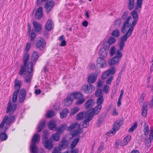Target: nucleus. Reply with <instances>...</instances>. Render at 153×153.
<instances>
[{
	"instance_id": "63",
	"label": "nucleus",
	"mask_w": 153,
	"mask_h": 153,
	"mask_svg": "<svg viewBox=\"0 0 153 153\" xmlns=\"http://www.w3.org/2000/svg\"><path fill=\"white\" fill-rule=\"evenodd\" d=\"M110 44L114 43L116 41L114 37H110L108 40Z\"/></svg>"
},
{
	"instance_id": "38",
	"label": "nucleus",
	"mask_w": 153,
	"mask_h": 153,
	"mask_svg": "<svg viewBox=\"0 0 153 153\" xmlns=\"http://www.w3.org/2000/svg\"><path fill=\"white\" fill-rule=\"evenodd\" d=\"M69 112L68 109L66 108H64L62 112L60 113V117L61 118L66 117L67 115V114Z\"/></svg>"
},
{
	"instance_id": "50",
	"label": "nucleus",
	"mask_w": 153,
	"mask_h": 153,
	"mask_svg": "<svg viewBox=\"0 0 153 153\" xmlns=\"http://www.w3.org/2000/svg\"><path fill=\"white\" fill-rule=\"evenodd\" d=\"M19 92L15 91L13 94V97L12 99V101L13 102H15L17 99V95Z\"/></svg>"
},
{
	"instance_id": "13",
	"label": "nucleus",
	"mask_w": 153,
	"mask_h": 153,
	"mask_svg": "<svg viewBox=\"0 0 153 153\" xmlns=\"http://www.w3.org/2000/svg\"><path fill=\"white\" fill-rule=\"evenodd\" d=\"M54 5V2L52 0H48L45 6L46 9V11L47 13H48L50 12Z\"/></svg>"
},
{
	"instance_id": "2",
	"label": "nucleus",
	"mask_w": 153,
	"mask_h": 153,
	"mask_svg": "<svg viewBox=\"0 0 153 153\" xmlns=\"http://www.w3.org/2000/svg\"><path fill=\"white\" fill-rule=\"evenodd\" d=\"M29 55L28 53H26L23 56L24 65L22 66L21 68L19 73V74L20 76H22L24 74L25 72L26 65L29 61Z\"/></svg>"
},
{
	"instance_id": "9",
	"label": "nucleus",
	"mask_w": 153,
	"mask_h": 153,
	"mask_svg": "<svg viewBox=\"0 0 153 153\" xmlns=\"http://www.w3.org/2000/svg\"><path fill=\"white\" fill-rule=\"evenodd\" d=\"M132 20L131 17V16H128L123 24V25L122 27L121 30V32L123 33H125L127 30V28L130 27L132 26L131 25V24L129 22V21Z\"/></svg>"
},
{
	"instance_id": "41",
	"label": "nucleus",
	"mask_w": 153,
	"mask_h": 153,
	"mask_svg": "<svg viewBox=\"0 0 153 153\" xmlns=\"http://www.w3.org/2000/svg\"><path fill=\"white\" fill-rule=\"evenodd\" d=\"M59 40L61 42L60 45L61 46H65L66 45V42L65 37L63 36H61L59 38Z\"/></svg>"
},
{
	"instance_id": "18",
	"label": "nucleus",
	"mask_w": 153,
	"mask_h": 153,
	"mask_svg": "<svg viewBox=\"0 0 153 153\" xmlns=\"http://www.w3.org/2000/svg\"><path fill=\"white\" fill-rule=\"evenodd\" d=\"M69 141L65 138L63 137L59 144V146L61 149H65L68 145Z\"/></svg>"
},
{
	"instance_id": "15",
	"label": "nucleus",
	"mask_w": 153,
	"mask_h": 153,
	"mask_svg": "<svg viewBox=\"0 0 153 153\" xmlns=\"http://www.w3.org/2000/svg\"><path fill=\"white\" fill-rule=\"evenodd\" d=\"M26 96V92L24 89H22L20 92L19 95V100L20 103L23 102Z\"/></svg>"
},
{
	"instance_id": "34",
	"label": "nucleus",
	"mask_w": 153,
	"mask_h": 153,
	"mask_svg": "<svg viewBox=\"0 0 153 153\" xmlns=\"http://www.w3.org/2000/svg\"><path fill=\"white\" fill-rule=\"evenodd\" d=\"M67 127V125L64 124L60 126L59 128L56 129V131L58 133H62L66 129Z\"/></svg>"
},
{
	"instance_id": "53",
	"label": "nucleus",
	"mask_w": 153,
	"mask_h": 153,
	"mask_svg": "<svg viewBox=\"0 0 153 153\" xmlns=\"http://www.w3.org/2000/svg\"><path fill=\"white\" fill-rule=\"evenodd\" d=\"M55 115V112L52 111H48L46 114V116L48 118L51 117Z\"/></svg>"
},
{
	"instance_id": "36",
	"label": "nucleus",
	"mask_w": 153,
	"mask_h": 153,
	"mask_svg": "<svg viewBox=\"0 0 153 153\" xmlns=\"http://www.w3.org/2000/svg\"><path fill=\"white\" fill-rule=\"evenodd\" d=\"M31 79L32 76L29 74H27L25 77V82L27 84H28L29 86L30 85Z\"/></svg>"
},
{
	"instance_id": "56",
	"label": "nucleus",
	"mask_w": 153,
	"mask_h": 153,
	"mask_svg": "<svg viewBox=\"0 0 153 153\" xmlns=\"http://www.w3.org/2000/svg\"><path fill=\"white\" fill-rule=\"evenodd\" d=\"M112 35L115 37H118L120 35V31L118 29L115 30L112 32Z\"/></svg>"
},
{
	"instance_id": "12",
	"label": "nucleus",
	"mask_w": 153,
	"mask_h": 153,
	"mask_svg": "<svg viewBox=\"0 0 153 153\" xmlns=\"http://www.w3.org/2000/svg\"><path fill=\"white\" fill-rule=\"evenodd\" d=\"M72 96L71 94H69L66 99L64 100L62 103L65 106H68L71 105L73 100Z\"/></svg>"
},
{
	"instance_id": "33",
	"label": "nucleus",
	"mask_w": 153,
	"mask_h": 153,
	"mask_svg": "<svg viewBox=\"0 0 153 153\" xmlns=\"http://www.w3.org/2000/svg\"><path fill=\"white\" fill-rule=\"evenodd\" d=\"M106 50L104 48H101L100 50L99 53L103 58H105L107 56V52Z\"/></svg>"
},
{
	"instance_id": "30",
	"label": "nucleus",
	"mask_w": 153,
	"mask_h": 153,
	"mask_svg": "<svg viewBox=\"0 0 153 153\" xmlns=\"http://www.w3.org/2000/svg\"><path fill=\"white\" fill-rule=\"evenodd\" d=\"M119 61V59L114 56L109 61V64L111 65H115L118 63Z\"/></svg>"
},
{
	"instance_id": "20",
	"label": "nucleus",
	"mask_w": 153,
	"mask_h": 153,
	"mask_svg": "<svg viewBox=\"0 0 153 153\" xmlns=\"http://www.w3.org/2000/svg\"><path fill=\"white\" fill-rule=\"evenodd\" d=\"M95 103V102L93 99H89L86 102L85 107L86 108H88L94 106Z\"/></svg>"
},
{
	"instance_id": "27",
	"label": "nucleus",
	"mask_w": 153,
	"mask_h": 153,
	"mask_svg": "<svg viewBox=\"0 0 153 153\" xmlns=\"http://www.w3.org/2000/svg\"><path fill=\"white\" fill-rule=\"evenodd\" d=\"M40 136L39 134H35L32 139L31 143L35 144L38 143L40 140Z\"/></svg>"
},
{
	"instance_id": "59",
	"label": "nucleus",
	"mask_w": 153,
	"mask_h": 153,
	"mask_svg": "<svg viewBox=\"0 0 153 153\" xmlns=\"http://www.w3.org/2000/svg\"><path fill=\"white\" fill-rule=\"evenodd\" d=\"M79 110V108L78 107H76L71 109V114L74 115L78 112Z\"/></svg>"
},
{
	"instance_id": "28",
	"label": "nucleus",
	"mask_w": 153,
	"mask_h": 153,
	"mask_svg": "<svg viewBox=\"0 0 153 153\" xmlns=\"http://www.w3.org/2000/svg\"><path fill=\"white\" fill-rule=\"evenodd\" d=\"M33 25L36 31L40 32L41 30L42 26L40 24L36 22H34L33 23Z\"/></svg>"
},
{
	"instance_id": "29",
	"label": "nucleus",
	"mask_w": 153,
	"mask_h": 153,
	"mask_svg": "<svg viewBox=\"0 0 153 153\" xmlns=\"http://www.w3.org/2000/svg\"><path fill=\"white\" fill-rule=\"evenodd\" d=\"M39 58V56L38 53L36 51L33 52L31 57V62L35 63Z\"/></svg>"
},
{
	"instance_id": "1",
	"label": "nucleus",
	"mask_w": 153,
	"mask_h": 153,
	"mask_svg": "<svg viewBox=\"0 0 153 153\" xmlns=\"http://www.w3.org/2000/svg\"><path fill=\"white\" fill-rule=\"evenodd\" d=\"M104 101L103 96L99 97L97 99V105L94 108H91L88 110L89 113H92L93 114L96 115L98 114L102 108V104Z\"/></svg>"
},
{
	"instance_id": "39",
	"label": "nucleus",
	"mask_w": 153,
	"mask_h": 153,
	"mask_svg": "<svg viewBox=\"0 0 153 153\" xmlns=\"http://www.w3.org/2000/svg\"><path fill=\"white\" fill-rule=\"evenodd\" d=\"M45 120H42L40 121L38 127V132H40L41 131L42 129L45 126Z\"/></svg>"
},
{
	"instance_id": "22",
	"label": "nucleus",
	"mask_w": 153,
	"mask_h": 153,
	"mask_svg": "<svg viewBox=\"0 0 153 153\" xmlns=\"http://www.w3.org/2000/svg\"><path fill=\"white\" fill-rule=\"evenodd\" d=\"M97 76L95 74H90L88 79V82L89 83H94L96 81Z\"/></svg>"
},
{
	"instance_id": "6",
	"label": "nucleus",
	"mask_w": 153,
	"mask_h": 153,
	"mask_svg": "<svg viewBox=\"0 0 153 153\" xmlns=\"http://www.w3.org/2000/svg\"><path fill=\"white\" fill-rule=\"evenodd\" d=\"M94 114H93L92 113H89L88 110L87 111V117L86 119L82 122V126L83 128H85L88 126V123L93 118Z\"/></svg>"
},
{
	"instance_id": "43",
	"label": "nucleus",
	"mask_w": 153,
	"mask_h": 153,
	"mask_svg": "<svg viewBox=\"0 0 153 153\" xmlns=\"http://www.w3.org/2000/svg\"><path fill=\"white\" fill-rule=\"evenodd\" d=\"M56 123L55 121L52 120L49 123V128L52 130H54V128H55Z\"/></svg>"
},
{
	"instance_id": "35",
	"label": "nucleus",
	"mask_w": 153,
	"mask_h": 153,
	"mask_svg": "<svg viewBox=\"0 0 153 153\" xmlns=\"http://www.w3.org/2000/svg\"><path fill=\"white\" fill-rule=\"evenodd\" d=\"M30 150L32 153H37L38 149L35 144L31 143L30 146Z\"/></svg>"
},
{
	"instance_id": "23",
	"label": "nucleus",
	"mask_w": 153,
	"mask_h": 153,
	"mask_svg": "<svg viewBox=\"0 0 153 153\" xmlns=\"http://www.w3.org/2000/svg\"><path fill=\"white\" fill-rule=\"evenodd\" d=\"M7 118V116H5L0 125V130L1 132L5 131L7 128L6 127H4L3 128L5 123H6V121Z\"/></svg>"
},
{
	"instance_id": "16",
	"label": "nucleus",
	"mask_w": 153,
	"mask_h": 153,
	"mask_svg": "<svg viewBox=\"0 0 153 153\" xmlns=\"http://www.w3.org/2000/svg\"><path fill=\"white\" fill-rule=\"evenodd\" d=\"M44 140V141H42V143L44 146L48 149L51 150L53 146L52 142L48 140Z\"/></svg>"
},
{
	"instance_id": "19",
	"label": "nucleus",
	"mask_w": 153,
	"mask_h": 153,
	"mask_svg": "<svg viewBox=\"0 0 153 153\" xmlns=\"http://www.w3.org/2000/svg\"><path fill=\"white\" fill-rule=\"evenodd\" d=\"M80 125L77 123H74L72 124L68 127V130L71 131L73 130H76L77 129H79L80 128Z\"/></svg>"
},
{
	"instance_id": "10",
	"label": "nucleus",
	"mask_w": 153,
	"mask_h": 153,
	"mask_svg": "<svg viewBox=\"0 0 153 153\" xmlns=\"http://www.w3.org/2000/svg\"><path fill=\"white\" fill-rule=\"evenodd\" d=\"M116 71V68L113 67L109 68L108 70L105 72L102 75V78L105 79L111 74H114Z\"/></svg>"
},
{
	"instance_id": "7",
	"label": "nucleus",
	"mask_w": 153,
	"mask_h": 153,
	"mask_svg": "<svg viewBox=\"0 0 153 153\" xmlns=\"http://www.w3.org/2000/svg\"><path fill=\"white\" fill-rule=\"evenodd\" d=\"M122 124V122L121 120H117L113 124L112 128L113 131L111 130L110 131L109 133H110V132H111L113 134H115L116 131L120 128V127Z\"/></svg>"
},
{
	"instance_id": "57",
	"label": "nucleus",
	"mask_w": 153,
	"mask_h": 153,
	"mask_svg": "<svg viewBox=\"0 0 153 153\" xmlns=\"http://www.w3.org/2000/svg\"><path fill=\"white\" fill-rule=\"evenodd\" d=\"M49 135L48 133L46 131H45L43 132V137L42 141L48 140V137Z\"/></svg>"
},
{
	"instance_id": "51",
	"label": "nucleus",
	"mask_w": 153,
	"mask_h": 153,
	"mask_svg": "<svg viewBox=\"0 0 153 153\" xmlns=\"http://www.w3.org/2000/svg\"><path fill=\"white\" fill-rule=\"evenodd\" d=\"M110 44L108 41H105L104 42L103 45V47L102 48H104L105 49L108 50L110 46Z\"/></svg>"
},
{
	"instance_id": "11",
	"label": "nucleus",
	"mask_w": 153,
	"mask_h": 153,
	"mask_svg": "<svg viewBox=\"0 0 153 153\" xmlns=\"http://www.w3.org/2000/svg\"><path fill=\"white\" fill-rule=\"evenodd\" d=\"M16 107L17 105L16 104L12 105L11 101V100H10L8 103L6 113L9 112L10 114H11L16 110Z\"/></svg>"
},
{
	"instance_id": "37",
	"label": "nucleus",
	"mask_w": 153,
	"mask_h": 153,
	"mask_svg": "<svg viewBox=\"0 0 153 153\" xmlns=\"http://www.w3.org/2000/svg\"><path fill=\"white\" fill-rule=\"evenodd\" d=\"M71 96H72V97L74 99V98L75 99H80L82 98L83 95L80 93H71Z\"/></svg>"
},
{
	"instance_id": "64",
	"label": "nucleus",
	"mask_w": 153,
	"mask_h": 153,
	"mask_svg": "<svg viewBox=\"0 0 153 153\" xmlns=\"http://www.w3.org/2000/svg\"><path fill=\"white\" fill-rule=\"evenodd\" d=\"M150 140H153V128H151L150 132L149 134V138Z\"/></svg>"
},
{
	"instance_id": "46",
	"label": "nucleus",
	"mask_w": 153,
	"mask_h": 153,
	"mask_svg": "<svg viewBox=\"0 0 153 153\" xmlns=\"http://www.w3.org/2000/svg\"><path fill=\"white\" fill-rule=\"evenodd\" d=\"M144 125L145 126L144 127V129L143 130L144 134L145 135H147L149 131V130L148 126L147 125V123L146 122H144Z\"/></svg>"
},
{
	"instance_id": "54",
	"label": "nucleus",
	"mask_w": 153,
	"mask_h": 153,
	"mask_svg": "<svg viewBox=\"0 0 153 153\" xmlns=\"http://www.w3.org/2000/svg\"><path fill=\"white\" fill-rule=\"evenodd\" d=\"M121 50L118 49L117 50L116 53V55L115 57L119 59L121 58L122 56V53L121 52Z\"/></svg>"
},
{
	"instance_id": "5",
	"label": "nucleus",
	"mask_w": 153,
	"mask_h": 153,
	"mask_svg": "<svg viewBox=\"0 0 153 153\" xmlns=\"http://www.w3.org/2000/svg\"><path fill=\"white\" fill-rule=\"evenodd\" d=\"M134 27L131 26L128 29L126 34L123 35L121 37L120 41L125 42L127 40V38L131 36Z\"/></svg>"
},
{
	"instance_id": "62",
	"label": "nucleus",
	"mask_w": 153,
	"mask_h": 153,
	"mask_svg": "<svg viewBox=\"0 0 153 153\" xmlns=\"http://www.w3.org/2000/svg\"><path fill=\"white\" fill-rule=\"evenodd\" d=\"M125 45V43L120 41L118 44V47L119 50H122L123 49V47H124Z\"/></svg>"
},
{
	"instance_id": "52",
	"label": "nucleus",
	"mask_w": 153,
	"mask_h": 153,
	"mask_svg": "<svg viewBox=\"0 0 153 153\" xmlns=\"http://www.w3.org/2000/svg\"><path fill=\"white\" fill-rule=\"evenodd\" d=\"M79 138H76L74 140L71 144V147L72 149H73L75 147L79 142Z\"/></svg>"
},
{
	"instance_id": "26",
	"label": "nucleus",
	"mask_w": 153,
	"mask_h": 153,
	"mask_svg": "<svg viewBox=\"0 0 153 153\" xmlns=\"http://www.w3.org/2000/svg\"><path fill=\"white\" fill-rule=\"evenodd\" d=\"M87 116V113L85 112H81L79 113L76 115V118L78 120H80Z\"/></svg>"
},
{
	"instance_id": "8",
	"label": "nucleus",
	"mask_w": 153,
	"mask_h": 153,
	"mask_svg": "<svg viewBox=\"0 0 153 153\" xmlns=\"http://www.w3.org/2000/svg\"><path fill=\"white\" fill-rule=\"evenodd\" d=\"M104 59L101 57H100L97 58V65L98 67L102 68L107 67V64Z\"/></svg>"
},
{
	"instance_id": "25",
	"label": "nucleus",
	"mask_w": 153,
	"mask_h": 153,
	"mask_svg": "<svg viewBox=\"0 0 153 153\" xmlns=\"http://www.w3.org/2000/svg\"><path fill=\"white\" fill-rule=\"evenodd\" d=\"M148 104L147 102H144L143 105L142 110L143 111L142 114L144 117H145L147 114Z\"/></svg>"
},
{
	"instance_id": "42",
	"label": "nucleus",
	"mask_w": 153,
	"mask_h": 153,
	"mask_svg": "<svg viewBox=\"0 0 153 153\" xmlns=\"http://www.w3.org/2000/svg\"><path fill=\"white\" fill-rule=\"evenodd\" d=\"M134 0H128V9L129 10H132L134 7Z\"/></svg>"
},
{
	"instance_id": "60",
	"label": "nucleus",
	"mask_w": 153,
	"mask_h": 153,
	"mask_svg": "<svg viewBox=\"0 0 153 153\" xmlns=\"http://www.w3.org/2000/svg\"><path fill=\"white\" fill-rule=\"evenodd\" d=\"M95 95L96 97H98L101 96H103L102 90L101 89H97L95 93Z\"/></svg>"
},
{
	"instance_id": "3",
	"label": "nucleus",
	"mask_w": 153,
	"mask_h": 153,
	"mask_svg": "<svg viewBox=\"0 0 153 153\" xmlns=\"http://www.w3.org/2000/svg\"><path fill=\"white\" fill-rule=\"evenodd\" d=\"M36 47L40 50H43L45 48L46 43L45 40L42 38H39L36 42Z\"/></svg>"
},
{
	"instance_id": "14",
	"label": "nucleus",
	"mask_w": 153,
	"mask_h": 153,
	"mask_svg": "<svg viewBox=\"0 0 153 153\" xmlns=\"http://www.w3.org/2000/svg\"><path fill=\"white\" fill-rule=\"evenodd\" d=\"M131 14L134 20L132 22V26L133 27V26H135L137 23L138 19V16L137 12L135 10H134L132 11L131 13Z\"/></svg>"
},
{
	"instance_id": "44",
	"label": "nucleus",
	"mask_w": 153,
	"mask_h": 153,
	"mask_svg": "<svg viewBox=\"0 0 153 153\" xmlns=\"http://www.w3.org/2000/svg\"><path fill=\"white\" fill-rule=\"evenodd\" d=\"M7 137V135L4 131L2 132L0 134V139L1 141L6 140Z\"/></svg>"
},
{
	"instance_id": "4",
	"label": "nucleus",
	"mask_w": 153,
	"mask_h": 153,
	"mask_svg": "<svg viewBox=\"0 0 153 153\" xmlns=\"http://www.w3.org/2000/svg\"><path fill=\"white\" fill-rule=\"evenodd\" d=\"M82 90L87 94L92 93L95 89L94 86L91 84L85 85L83 86Z\"/></svg>"
},
{
	"instance_id": "21",
	"label": "nucleus",
	"mask_w": 153,
	"mask_h": 153,
	"mask_svg": "<svg viewBox=\"0 0 153 153\" xmlns=\"http://www.w3.org/2000/svg\"><path fill=\"white\" fill-rule=\"evenodd\" d=\"M42 16V8L41 7L38 8L35 14V17L36 19H39L41 18Z\"/></svg>"
},
{
	"instance_id": "17",
	"label": "nucleus",
	"mask_w": 153,
	"mask_h": 153,
	"mask_svg": "<svg viewBox=\"0 0 153 153\" xmlns=\"http://www.w3.org/2000/svg\"><path fill=\"white\" fill-rule=\"evenodd\" d=\"M22 85V82L21 80H19L16 78L14 82V88L16 91L19 92L20 87Z\"/></svg>"
},
{
	"instance_id": "45",
	"label": "nucleus",
	"mask_w": 153,
	"mask_h": 153,
	"mask_svg": "<svg viewBox=\"0 0 153 153\" xmlns=\"http://www.w3.org/2000/svg\"><path fill=\"white\" fill-rule=\"evenodd\" d=\"M15 120L14 116H11L8 118L6 120V125H9L12 123Z\"/></svg>"
},
{
	"instance_id": "47",
	"label": "nucleus",
	"mask_w": 153,
	"mask_h": 153,
	"mask_svg": "<svg viewBox=\"0 0 153 153\" xmlns=\"http://www.w3.org/2000/svg\"><path fill=\"white\" fill-rule=\"evenodd\" d=\"M137 122H136L134 123V124L132 125L130 128L128 130V132H132L133 131L135 130L137 127Z\"/></svg>"
},
{
	"instance_id": "49",
	"label": "nucleus",
	"mask_w": 153,
	"mask_h": 153,
	"mask_svg": "<svg viewBox=\"0 0 153 153\" xmlns=\"http://www.w3.org/2000/svg\"><path fill=\"white\" fill-rule=\"evenodd\" d=\"M143 0H137V5L135 7L136 10L139 8L140 9L142 7V4Z\"/></svg>"
},
{
	"instance_id": "31",
	"label": "nucleus",
	"mask_w": 153,
	"mask_h": 153,
	"mask_svg": "<svg viewBox=\"0 0 153 153\" xmlns=\"http://www.w3.org/2000/svg\"><path fill=\"white\" fill-rule=\"evenodd\" d=\"M60 137V135L58 133H54L51 136L50 139L51 140L57 141L59 140Z\"/></svg>"
},
{
	"instance_id": "24",
	"label": "nucleus",
	"mask_w": 153,
	"mask_h": 153,
	"mask_svg": "<svg viewBox=\"0 0 153 153\" xmlns=\"http://www.w3.org/2000/svg\"><path fill=\"white\" fill-rule=\"evenodd\" d=\"M53 25L52 24V21L49 19L46 23L45 26V29L48 30H51L53 28Z\"/></svg>"
},
{
	"instance_id": "58",
	"label": "nucleus",
	"mask_w": 153,
	"mask_h": 153,
	"mask_svg": "<svg viewBox=\"0 0 153 153\" xmlns=\"http://www.w3.org/2000/svg\"><path fill=\"white\" fill-rule=\"evenodd\" d=\"M121 23V19H116L114 22V25L116 27H119Z\"/></svg>"
},
{
	"instance_id": "61",
	"label": "nucleus",
	"mask_w": 153,
	"mask_h": 153,
	"mask_svg": "<svg viewBox=\"0 0 153 153\" xmlns=\"http://www.w3.org/2000/svg\"><path fill=\"white\" fill-rule=\"evenodd\" d=\"M61 148L59 147H56L52 151V153H61Z\"/></svg>"
},
{
	"instance_id": "40",
	"label": "nucleus",
	"mask_w": 153,
	"mask_h": 153,
	"mask_svg": "<svg viewBox=\"0 0 153 153\" xmlns=\"http://www.w3.org/2000/svg\"><path fill=\"white\" fill-rule=\"evenodd\" d=\"M33 62H29L27 66L26 71L28 74L31 73L33 71Z\"/></svg>"
},
{
	"instance_id": "48",
	"label": "nucleus",
	"mask_w": 153,
	"mask_h": 153,
	"mask_svg": "<svg viewBox=\"0 0 153 153\" xmlns=\"http://www.w3.org/2000/svg\"><path fill=\"white\" fill-rule=\"evenodd\" d=\"M116 48L114 46L111 47L109 50V54L111 56H113L116 53Z\"/></svg>"
},
{
	"instance_id": "32",
	"label": "nucleus",
	"mask_w": 153,
	"mask_h": 153,
	"mask_svg": "<svg viewBox=\"0 0 153 153\" xmlns=\"http://www.w3.org/2000/svg\"><path fill=\"white\" fill-rule=\"evenodd\" d=\"M131 135L129 134L128 135L125 137L123 142L121 143V145L123 146L124 145H126L128 144V142L131 139Z\"/></svg>"
},
{
	"instance_id": "55",
	"label": "nucleus",
	"mask_w": 153,
	"mask_h": 153,
	"mask_svg": "<svg viewBox=\"0 0 153 153\" xmlns=\"http://www.w3.org/2000/svg\"><path fill=\"white\" fill-rule=\"evenodd\" d=\"M82 131L81 128L77 130H74V131L72 133V137H74L76 136L78 134L81 133Z\"/></svg>"
}]
</instances>
